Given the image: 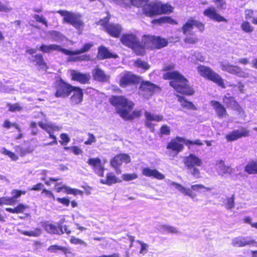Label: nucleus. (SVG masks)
Returning <instances> with one entry per match:
<instances>
[{
  "mask_svg": "<svg viewBox=\"0 0 257 257\" xmlns=\"http://www.w3.org/2000/svg\"><path fill=\"white\" fill-rule=\"evenodd\" d=\"M60 138L62 141L60 142L62 145H66L70 142L69 136L65 133L62 134L60 135Z\"/></svg>",
  "mask_w": 257,
  "mask_h": 257,
  "instance_id": "nucleus-55",
  "label": "nucleus"
},
{
  "mask_svg": "<svg viewBox=\"0 0 257 257\" xmlns=\"http://www.w3.org/2000/svg\"><path fill=\"white\" fill-rule=\"evenodd\" d=\"M94 78L99 81L105 82L108 80L109 76L99 68H96L93 71Z\"/></svg>",
  "mask_w": 257,
  "mask_h": 257,
  "instance_id": "nucleus-34",
  "label": "nucleus"
},
{
  "mask_svg": "<svg viewBox=\"0 0 257 257\" xmlns=\"http://www.w3.org/2000/svg\"><path fill=\"white\" fill-rule=\"evenodd\" d=\"M140 93L145 97L148 98L151 96L154 92L159 89V87L149 81L142 82L140 88Z\"/></svg>",
  "mask_w": 257,
  "mask_h": 257,
  "instance_id": "nucleus-19",
  "label": "nucleus"
},
{
  "mask_svg": "<svg viewBox=\"0 0 257 257\" xmlns=\"http://www.w3.org/2000/svg\"><path fill=\"white\" fill-rule=\"evenodd\" d=\"M254 12L252 10L247 9L244 12L245 18L246 20L253 19Z\"/></svg>",
  "mask_w": 257,
  "mask_h": 257,
  "instance_id": "nucleus-61",
  "label": "nucleus"
},
{
  "mask_svg": "<svg viewBox=\"0 0 257 257\" xmlns=\"http://www.w3.org/2000/svg\"><path fill=\"white\" fill-rule=\"evenodd\" d=\"M121 43L131 48L137 55H142L144 54L145 49L161 48L167 45L168 41L159 37L153 36H144L140 42L138 39L133 34L123 35L120 39Z\"/></svg>",
  "mask_w": 257,
  "mask_h": 257,
  "instance_id": "nucleus-1",
  "label": "nucleus"
},
{
  "mask_svg": "<svg viewBox=\"0 0 257 257\" xmlns=\"http://www.w3.org/2000/svg\"><path fill=\"white\" fill-rule=\"evenodd\" d=\"M56 200L66 206H68L70 204V200L67 198H57Z\"/></svg>",
  "mask_w": 257,
  "mask_h": 257,
  "instance_id": "nucleus-64",
  "label": "nucleus"
},
{
  "mask_svg": "<svg viewBox=\"0 0 257 257\" xmlns=\"http://www.w3.org/2000/svg\"><path fill=\"white\" fill-rule=\"evenodd\" d=\"M64 247L58 245H52L48 248V250L50 252H56L58 251H63Z\"/></svg>",
  "mask_w": 257,
  "mask_h": 257,
  "instance_id": "nucleus-53",
  "label": "nucleus"
},
{
  "mask_svg": "<svg viewBox=\"0 0 257 257\" xmlns=\"http://www.w3.org/2000/svg\"><path fill=\"white\" fill-rule=\"evenodd\" d=\"M13 8L10 6L9 3L3 4L0 1V11L8 13L12 10Z\"/></svg>",
  "mask_w": 257,
  "mask_h": 257,
  "instance_id": "nucleus-48",
  "label": "nucleus"
},
{
  "mask_svg": "<svg viewBox=\"0 0 257 257\" xmlns=\"http://www.w3.org/2000/svg\"><path fill=\"white\" fill-rule=\"evenodd\" d=\"M220 65L222 70L226 71L230 74L245 78L249 76V74L243 71L241 68L237 66L230 65L227 62H221Z\"/></svg>",
  "mask_w": 257,
  "mask_h": 257,
  "instance_id": "nucleus-12",
  "label": "nucleus"
},
{
  "mask_svg": "<svg viewBox=\"0 0 257 257\" xmlns=\"http://www.w3.org/2000/svg\"><path fill=\"white\" fill-rule=\"evenodd\" d=\"M12 197H5L0 198V205H14L16 202V199L20 197L22 195H24L26 193L25 191L18 190L14 189L12 191Z\"/></svg>",
  "mask_w": 257,
  "mask_h": 257,
  "instance_id": "nucleus-18",
  "label": "nucleus"
},
{
  "mask_svg": "<svg viewBox=\"0 0 257 257\" xmlns=\"http://www.w3.org/2000/svg\"><path fill=\"white\" fill-rule=\"evenodd\" d=\"M9 110L11 111H19L22 110V107L18 103L9 105Z\"/></svg>",
  "mask_w": 257,
  "mask_h": 257,
  "instance_id": "nucleus-60",
  "label": "nucleus"
},
{
  "mask_svg": "<svg viewBox=\"0 0 257 257\" xmlns=\"http://www.w3.org/2000/svg\"><path fill=\"white\" fill-rule=\"evenodd\" d=\"M146 117V125L151 129V131H153L154 124L153 121L159 122L163 120V117L161 115L156 114L150 112L146 111L145 112Z\"/></svg>",
  "mask_w": 257,
  "mask_h": 257,
  "instance_id": "nucleus-21",
  "label": "nucleus"
},
{
  "mask_svg": "<svg viewBox=\"0 0 257 257\" xmlns=\"http://www.w3.org/2000/svg\"><path fill=\"white\" fill-rule=\"evenodd\" d=\"M97 57L100 59H103L105 58L114 57L115 56L110 53L105 47L100 46L98 49Z\"/></svg>",
  "mask_w": 257,
  "mask_h": 257,
  "instance_id": "nucleus-36",
  "label": "nucleus"
},
{
  "mask_svg": "<svg viewBox=\"0 0 257 257\" xmlns=\"http://www.w3.org/2000/svg\"><path fill=\"white\" fill-rule=\"evenodd\" d=\"M231 244L234 247H243L252 245L257 247V241L249 236H237L232 239Z\"/></svg>",
  "mask_w": 257,
  "mask_h": 257,
  "instance_id": "nucleus-15",
  "label": "nucleus"
},
{
  "mask_svg": "<svg viewBox=\"0 0 257 257\" xmlns=\"http://www.w3.org/2000/svg\"><path fill=\"white\" fill-rule=\"evenodd\" d=\"M225 206L227 209H231L234 207V197L232 196L230 198H227L226 202L225 203Z\"/></svg>",
  "mask_w": 257,
  "mask_h": 257,
  "instance_id": "nucleus-57",
  "label": "nucleus"
},
{
  "mask_svg": "<svg viewBox=\"0 0 257 257\" xmlns=\"http://www.w3.org/2000/svg\"><path fill=\"white\" fill-rule=\"evenodd\" d=\"M170 185V186H174L181 193L185 195L188 196L192 199L194 198L196 196V194L193 193L192 191L199 193H205L206 191H210L211 190L210 188L206 187L201 184L192 185L191 189L189 188H187L181 184L176 183L174 182H171Z\"/></svg>",
  "mask_w": 257,
  "mask_h": 257,
  "instance_id": "nucleus-5",
  "label": "nucleus"
},
{
  "mask_svg": "<svg viewBox=\"0 0 257 257\" xmlns=\"http://www.w3.org/2000/svg\"><path fill=\"white\" fill-rule=\"evenodd\" d=\"M38 124L41 128L45 130L49 134V137L50 138L53 139L54 140L53 141L47 144V145H57V141L56 140V136L53 135V133L54 132L59 131L61 129L62 127L60 126L56 125L54 123L50 122H47L46 121L45 122L39 121Z\"/></svg>",
  "mask_w": 257,
  "mask_h": 257,
  "instance_id": "nucleus-11",
  "label": "nucleus"
},
{
  "mask_svg": "<svg viewBox=\"0 0 257 257\" xmlns=\"http://www.w3.org/2000/svg\"><path fill=\"white\" fill-rule=\"evenodd\" d=\"M215 168L218 175L221 176L226 174L231 175L234 171V169L230 166L225 165L222 160H218L216 162Z\"/></svg>",
  "mask_w": 257,
  "mask_h": 257,
  "instance_id": "nucleus-25",
  "label": "nucleus"
},
{
  "mask_svg": "<svg viewBox=\"0 0 257 257\" xmlns=\"http://www.w3.org/2000/svg\"><path fill=\"white\" fill-rule=\"evenodd\" d=\"M203 15L209 19L218 22H226V20L219 15L216 12L215 8L210 7L205 10Z\"/></svg>",
  "mask_w": 257,
  "mask_h": 257,
  "instance_id": "nucleus-22",
  "label": "nucleus"
},
{
  "mask_svg": "<svg viewBox=\"0 0 257 257\" xmlns=\"http://www.w3.org/2000/svg\"><path fill=\"white\" fill-rule=\"evenodd\" d=\"M152 23H158V24H162V23H169V24H175L176 23L174 20L169 17H164L161 18L159 19L154 20L152 21Z\"/></svg>",
  "mask_w": 257,
  "mask_h": 257,
  "instance_id": "nucleus-41",
  "label": "nucleus"
},
{
  "mask_svg": "<svg viewBox=\"0 0 257 257\" xmlns=\"http://www.w3.org/2000/svg\"><path fill=\"white\" fill-rule=\"evenodd\" d=\"M223 102L229 107L236 110L241 114H244L243 109L239 106L237 102L231 96H225L223 98Z\"/></svg>",
  "mask_w": 257,
  "mask_h": 257,
  "instance_id": "nucleus-31",
  "label": "nucleus"
},
{
  "mask_svg": "<svg viewBox=\"0 0 257 257\" xmlns=\"http://www.w3.org/2000/svg\"><path fill=\"white\" fill-rule=\"evenodd\" d=\"M1 153L3 154L9 156L13 161H16L18 159V156H16L14 153L8 151L5 148H3L1 150Z\"/></svg>",
  "mask_w": 257,
  "mask_h": 257,
  "instance_id": "nucleus-47",
  "label": "nucleus"
},
{
  "mask_svg": "<svg viewBox=\"0 0 257 257\" xmlns=\"http://www.w3.org/2000/svg\"><path fill=\"white\" fill-rule=\"evenodd\" d=\"M27 208V205H24L23 204H20L16 207H15L16 212V213H22Z\"/></svg>",
  "mask_w": 257,
  "mask_h": 257,
  "instance_id": "nucleus-62",
  "label": "nucleus"
},
{
  "mask_svg": "<svg viewBox=\"0 0 257 257\" xmlns=\"http://www.w3.org/2000/svg\"><path fill=\"white\" fill-rule=\"evenodd\" d=\"M21 233L27 236L32 237H37L41 234L42 230L40 228H36L34 230L30 231H22Z\"/></svg>",
  "mask_w": 257,
  "mask_h": 257,
  "instance_id": "nucleus-40",
  "label": "nucleus"
},
{
  "mask_svg": "<svg viewBox=\"0 0 257 257\" xmlns=\"http://www.w3.org/2000/svg\"><path fill=\"white\" fill-rule=\"evenodd\" d=\"M58 13L64 17V20L65 22L70 23L78 29L79 34L81 33L84 23L81 20L80 15L66 11L61 10L59 11Z\"/></svg>",
  "mask_w": 257,
  "mask_h": 257,
  "instance_id": "nucleus-7",
  "label": "nucleus"
},
{
  "mask_svg": "<svg viewBox=\"0 0 257 257\" xmlns=\"http://www.w3.org/2000/svg\"><path fill=\"white\" fill-rule=\"evenodd\" d=\"M223 102L229 107L236 110L241 114H244L243 109L239 106L237 102L231 96H225L223 98Z\"/></svg>",
  "mask_w": 257,
  "mask_h": 257,
  "instance_id": "nucleus-30",
  "label": "nucleus"
},
{
  "mask_svg": "<svg viewBox=\"0 0 257 257\" xmlns=\"http://www.w3.org/2000/svg\"><path fill=\"white\" fill-rule=\"evenodd\" d=\"M185 43L193 44L196 43L198 41V38L194 35H190L187 36L185 39Z\"/></svg>",
  "mask_w": 257,
  "mask_h": 257,
  "instance_id": "nucleus-52",
  "label": "nucleus"
},
{
  "mask_svg": "<svg viewBox=\"0 0 257 257\" xmlns=\"http://www.w3.org/2000/svg\"><path fill=\"white\" fill-rule=\"evenodd\" d=\"M135 65L137 67L140 68L144 70H148L150 67V65L147 62L141 60H137L135 62Z\"/></svg>",
  "mask_w": 257,
  "mask_h": 257,
  "instance_id": "nucleus-44",
  "label": "nucleus"
},
{
  "mask_svg": "<svg viewBox=\"0 0 257 257\" xmlns=\"http://www.w3.org/2000/svg\"><path fill=\"white\" fill-rule=\"evenodd\" d=\"M178 100L180 102L181 105L182 107L188 109H196L194 105L190 101L186 100L183 97L178 96Z\"/></svg>",
  "mask_w": 257,
  "mask_h": 257,
  "instance_id": "nucleus-39",
  "label": "nucleus"
},
{
  "mask_svg": "<svg viewBox=\"0 0 257 257\" xmlns=\"http://www.w3.org/2000/svg\"><path fill=\"white\" fill-rule=\"evenodd\" d=\"M197 70L201 76L214 82L222 88L225 87L223 80L221 76L213 71L210 68L200 65L198 67Z\"/></svg>",
  "mask_w": 257,
  "mask_h": 257,
  "instance_id": "nucleus-6",
  "label": "nucleus"
},
{
  "mask_svg": "<svg viewBox=\"0 0 257 257\" xmlns=\"http://www.w3.org/2000/svg\"><path fill=\"white\" fill-rule=\"evenodd\" d=\"M35 61L41 69L46 70L47 68L45 63L44 62L43 57L41 55H37L35 56Z\"/></svg>",
  "mask_w": 257,
  "mask_h": 257,
  "instance_id": "nucleus-46",
  "label": "nucleus"
},
{
  "mask_svg": "<svg viewBox=\"0 0 257 257\" xmlns=\"http://www.w3.org/2000/svg\"><path fill=\"white\" fill-rule=\"evenodd\" d=\"M110 102L117 107V111L121 117L125 119H131L141 115V110H135L131 112L134 104L123 96H112Z\"/></svg>",
  "mask_w": 257,
  "mask_h": 257,
  "instance_id": "nucleus-2",
  "label": "nucleus"
},
{
  "mask_svg": "<svg viewBox=\"0 0 257 257\" xmlns=\"http://www.w3.org/2000/svg\"><path fill=\"white\" fill-rule=\"evenodd\" d=\"M100 182L103 184L111 185L112 184L120 182L121 180L117 178L112 173H109L107 174L105 179H100Z\"/></svg>",
  "mask_w": 257,
  "mask_h": 257,
  "instance_id": "nucleus-35",
  "label": "nucleus"
},
{
  "mask_svg": "<svg viewBox=\"0 0 257 257\" xmlns=\"http://www.w3.org/2000/svg\"><path fill=\"white\" fill-rule=\"evenodd\" d=\"M162 228L164 231L168 233H177L178 232L177 229L174 226L164 225L162 226Z\"/></svg>",
  "mask_w": 257,
  "mask_h": 257,
  "instance_id": "nucleus-49",
  "label": "nucleus"
},
{
  "mask_svg": "<svg viewBox=\"0 0 257 257\" xmlns=\"http://www.w3.org/2000/svg\"><path fill=\"white\" fill-rule=\"evenodd\" d=\"M142 174L145 176L153 177L158 180H163L165 178V175L157 170L149 167L144 168L142 169Z\"/></svg>",
  "mask_w": 257,
  "mask_h": 257,
  "instance_id": "nucleus-27",
  "label": "nucleus"
},
{
  "mask_svg": "<svg viewBox=\"0 0 257 257\" xmlns=\"http://www.w3.org/2000/svg\"><path fill=\"white\" fill-rule=\"evenodd\" d=\"M148 1V0H131L132 4L137 7L144 5Z\"/></svg>",
  "mask_w": 257,
  "mask_h": 257,
  "instance_id": "nucleus-59",
  "label": "nucleus"
},
{
  "mask_svg": "<svg viewBox=\"0 0 257 257\" xmlns=\"http://www.w3.org/2000/svg\"><path fill=\"white\" fill-rule=\"evenodd\" d=\"M69 72L72 80L77 81L82 84L87 83L90 79V75L89 73H82L75 70H70Z\"/></svg>",
  "mask_w": 257,
  "mask_h": 257,
  "instance_id": "nucleus-20",
  "label": "nucleus"
},
{
  "mask_svg": "<svg viewBox=\"0 0 257 257\" xmlns=\"http://www.w3.org/2000/svg\"><path fill=\"white\" fill-rule=\"evenodd\" d=\"M72 90H73V86L60 80L57 82L55 96L57 97L68 96L70 95Z\"/></svg>",
  "mask_w": 257,
  "mask_h": 257,
  "instance_id": "nucleus-16",
  "label": "nucleus"
},
{
  "mask_svg": "<svg viewBox=\"0 0 257 257\" xmlns=\"http://www.w3.org/2000/svg\"><path fill=\"white\" fill-rule=\"evenodd\" d=\"M57 192L64 191L67 194L77 195L80 193V191L76 189H72L66 185H63L61 187H59L56 188Z\"/></svg>",
  "mask_w": 257,
  "mask_h": 257,
  "instance_id": "nucleus-37",
  "label": "nucleus"
},
{
  "mask_svg": "<svg viewBox=\"0 0 257 257\" xmlns=\"http://www.w3.org/2000/svg\"><path fill=\"white\" fill-rule=\"evenodd\" d=\"M241 29L246 33H251L253 31V28L250 24L247 21H243L241 24Z\"/></svg>",
  "mask_w": 257,
  "mask_h": 257,
  "instance_id": "nucleus-45",
  "label": "nucleus"
},
{
  "mask_svg": "<svg viewBox=\"0 0 257 257\" xmlns=\"http://www.w3.org/2000/svg\"><path fill=\"white\" fill-rule=\"evenodd\" d=\"M31 17L33 19H34V20L36 22L43 24L46 27H48L47 21L46 18L44 16H43L42 15L40 16V15H38L37 14H34V15H32L31 16Z\"/></svg>",
  "mask_w": 257,
  "mask_h": 257,
  "instance_id": "nucleus-43",
  "label": "nucleus"
},
{
  "mask_svg": "<svg viewBox=\"0 0 257 257\" xmlns=\"http://www.w3.org/2000/svg\"><path fill=\"white\" fill-rule=\"evenodd\" d=\"M245 171L249 174H257V161L247 163L245 167Z\"/></svg>",
  "mask_w": 257,
  "mask_h": 257,
  "instance_id": "nucleus-38",
  "label": "nucleus"
},
{
  "mask_svg": "<svg viewBox=\"0 0 257 257\" xmlns=\"http://www.w3.org/2000/svg\"><path fill=\"white\" fill-rule=\"evenodd\" d=\"M173 8L168 4H163L161 2H152L146 5L143 8L144 14L149 17L157 15L169 14L173 11Z\"/></svg>",
  "mask_w": 257,
  "mask_h": 257,
  "instance_id": "nucleus-4",
  "label": "nucleus"
},
{
  "mask_svg": "<svg viewBox=\"0 0 257 257\" xmlns=\"http://www.w3.org/2000/svg\"><path fill=\"white\" fill-rule=\"evenodd\" d=\"M109 18L105 17L100 20L98 24L103 27L104 30L110 36L114 37H118L121 32V26L117 24L108 23Z\"/></svg>",
  "mask_w": 257,
  "mask_h": 257,
  "instance_id": "nucleus-9",
  "label": "nucleus"
},
{
  "mask_svg": "<svg viewBox=\"0 0 257 257\" xmlns=\"http://www.w3.org/2000/svg\"><path fill=\"white\" fill-rule=\"evenodd\" d=\"M202 163L201 160L194 154H190L185 157L184 160V164L188 169L192 168L195 166H201Z\"/></svg>",
  "mask_w": 257,
  "mask_h": 257,
  "instance_id": "nucleus-26",
  "label": "nucleus"
},
{
  "mask_svg": "<svg viewBox=\"0 0 257 257\" xmlns=\"http://www.w3.org/2000/svg\"><path fill=\"white\" fill-rule=\"evenodd\" d=\"M50 36L51 38L55 41L61 42L64 38V36L59 32L53 31L49 32Z\"/></svg>",
  "mask_w": 257,
  "mask_h": 257,
  "instance_id": "nucleus-42",
  "label": "nucleus"
},
{
  "mask_svg": "<svg viewBox=\"0 0 257 257\" xmlns=\"http://www.w3.org/2000/svg\"><path fill=\"white\" fill-rule=\"evenodd\" d=\"M39 50L44 53H49L54 51H61L64 54L63 50L65 49L62 48L60 46L55 44H51L49 45H43L39 47Z\"/></svg>",
  "mask_w": 257,
  "mask_h": 257,
  "instance_id": "nucleus-33",
  "label": "nucleus"
},
{
  "mask_svg": "<svg viewBox=\"0 0 257 257\" xmlns=\"http://www.w3.org/2000/svg\"><path fill=\"white\" fill-rule=\"evenodd\" d=\"M185 145V139L177 137L172 139L167 144V149L169 155L172 157L176 156L179 152L183 151Z\"/></svg>",
  "mask_w": 257,
  "mask_h": 257,
  "instance_id": "nucleus-8",
  "label": "nucleus"
},
{
  "mask_svg": "<svg viewBox=\"0 0 257 257\" xmlns=\"http://www.w3.org/2000/svg\"><path fill=\"white\" fill-rule=\"evenodd\" d=\"M88 136V140L84 142L85 145H91L92 143H95L96 141V138L93 134L89 133Z\"/></svg>",
  "mask_w": 257,
  "mask_h": 257,
  "instance_id": "nucleus-58",
  "label": "nucleus"
},
{
  "mask_svg": "<svg viewBox=\"0 0 257 257\" xmlns=\"http://www.w3.org/2000/svg\"><path fill=\"white\" fill-rule=\"evenodd\" d=\"M87 163L91 167L95 173L100 177L103 176L105 162L102 163L99 158H90L87 160Z\"/></svg>",
  "mask_w": 257,
  "mask_h": 257,
  "instance_id": "nucleus-17",
  "label": "nucleus"
},
{
  "mask_svg": "<svg viewBox=\"0 0 257 257\" xmlns=\"http://www.w3.org/2000/svg\"><path fill=\"white\" fill-rule=\"evenodd\" d=\"M70 241L72 244L84 245L85 246H86L87 245L86 242H84L83 240L78 238H77L75 236H72Z\"/></svg>",
  "mask_w": 257,
  "mask_h": 257,
  "instance_id": "nucleus-54",
  "label": "nucleus"
},
{
  "mask_svg": "<svg viewBox=\"0 0 257 257\" xmlns=\"http://www.w3.org/2000/svg\"><path fill=\"white\" fill-rule=\"evenodd\" d=\"M191 174L195 178H199L200 177L199 170L195 167H193L192 168L189 169Z\"/></svg>",
  "mask_w": 257,
  "mask_h": 257,
  "instance_id": "nucleus-63",
  "label": "nucleus"
},
{
  "mask_svg": "<svg viewBox=\"0 0 257 257\" xmlns=\"http://www.w3.org/2000/svg\"><path fill=\"white\" fill-rule=\"evenodd\" d=\"M249 131L245 128L242 127L240 130H234L226 136V139L228 141H235L241 137L248 136Z\"/></svg>",
  "mask_w": 257,
  "mask_h": 257,
  "instance_id": "nucleus-24",
  "label": "nucleus"
},
{
  "mask_svg": "<svg viewBox=\"0 0 257 257\" xmlns=\"http://www.w3.org/2000/svg\"><path fill=\"white\" fill-rule=\"evenodd\" d=\"M210 104L219 118H223L227 115L225 108L219 102L212 100Z\"/></svg>",
  "mask_w": 257,
  "mask_h": 257,
  "instance_id": "nucleus-32",
  "label": "nucleus"
},
{
  "mask_svg": "<svg viewBox=\"0 0 257 257\" xmlns=\"http://www.w3.org/2000/svg\"><path fill=\"white\" fill-rule=\"evenodd\" d=\"M140 78L130 72H124L121 74L119 85L122 87L136 84L140 82Z\"/></svg>",
  "mask_w": 257,
  "mask_h": 257,
  "instance_id": "nucleus-14",
  "label": "nucleus"
},
{
  "mask_svg": "<svg viewBox=\"0 0 257 257\" xmlns=\"http://www.w3.org/2000/svg\"><path fill=\"white\" fill-rule=\"evenodd\" d=\"M71 92L72 95L70 99L72 103L74 104H78L81 103L83 97L82 90L79 87L73 86V90H72Z\"/></svg>",
  "mask_w": 257,
  "mask_h": 257,
  "instance_id": "nucleus-28",
  "label": "nucleus"
},
{
  "mask_svg": "<svg viewBox=\"0 0 257 257\" xmlns=\"http://www.w3.org/2000/svg\"><path fill=\"white\" fill-rule=\"evenodd\" d=\"M92 46V44L87 43L85 44L83 46V48L80 50L71 51L67 49L63 50V51L64 52V54L70 56V57L68 58L69 61H76L79 60H86L88 58L87 56H83L79 57H74L73 56L85 53L88 51Z\"/></svg>",
  "mask_w": 257,
  "mask_h": 257,
  "instance_id": "nucleus-10",
  "label": "nucleus"
},
{
  "mask_svg": "<svg viewBox=\"0 0 257 257\" xmlns=\"http://www.w3.org/2000/svg\"><path fill=\"white\" fill-rule=\"evenodd\" d=\"M165 79H172L170 85L178 93L191 95L194 93L193 89L188 85L187 79L177 71H169L164 74Z\"/></svg>",
  "mask_w": 257,
  "mask_h": 257,
  "instance_id": "nucleus-3",
  "label": "nucleus"
},
{
  "mask_svg": "<svg viewBox=\"0 0 257 257\" xmlns=\"http://www.w3.org/2000/svg\"><path fill=\"white\" fill-rule=\"evenodd\" d=\"M194 27H196L201 32L204 29L203 24L194 19H191L188 20L183 27L184 34H186L190 32Z\"/></svg>",
  "mask_w": 257,
  "mask_h": 257,
  "instance_id": "nucleus-23",
  "label": "nucleus"
},
{
  "mask_svg": "<svg viewBox=\"0 0 257 257\" xmlns=\"http://www.w3.org/2000/svg\"><path fill=\"white\" fill-rule=\"evenodd\" d=\"M196 145L198 146H201L203 145V143L199 140H196L194 141L188 140L185 139V145L188 146L189 148H190V145Z\"/></svg>",
  "mask_w": 257,
  "mask_h": 257,
  "instance_id": "nucleus-56",
  "label": "nucleus"
},
{
  "mask_svg": "<svg viewBox=\"0 0 257 257\" xmlns=\"http://www.w3.org/2000/svg\"><path fill=\"white\" fill-rule=\"evenodd\" d=\"M42 227L48 233L58 235L63 234L62 229H60L59 226H57L51 223L44 222L42 224Z\"/></svg>",
  "mask_w": 257,
  "mask_h": 257,
  "instance_id": "nucleus-29",
  "label": "nucleus"
},
{
  "mask_svg": "<svg viewBox=\"0 0 257 257\" xmlns=\"http://www.w3.org/2000/svg\"><path fill=\"white\" fill-rule=\"evenodd\" d=\"M138 242L141 245V249L140 251V254H141L142 255L145 254L148 250V245L146 243H145L144 242L141 241H138Z\"/></svg>",
  "mask_w": 257,
  "mask_h": 257,
  "instance_id": "nucleus-50",
  "label": "nucleus"
},
{
  "mask_svg": "<svg viewBox=\"0 0 257 257\" xmlns=\"http://www.w3.org/2000/svg\"><path fill=\"white\" fill-rule=\"evenodd\" d=\"M131 161L130 157L125 154H120L115 156L110 161L111 166L115 169L117 174L121 173V170L119 167L122 163H128Z\"/></svg>",
  "mask_w": 257,
  "mask_h": 257,
  "instance_id": "nucleus-13",
  "label": "nucleus"
},
{
  "mask_svg": "<svg viewBox=\"0 0 257 257\" xmlns=\"http://www.w3.org/2000/svg\"><path fill=\"white\" fill-rule=\"evenodd\" d=\"M122 177L124 180L129 181L137 178L138 175L135 173L124 174L122 175Z\"/></svg>",
  "mask_w": 257,
  "mask_h": 257,
  "instance_id": "nucleus-51",
  "label": "nucleus"
}]
</instances>
